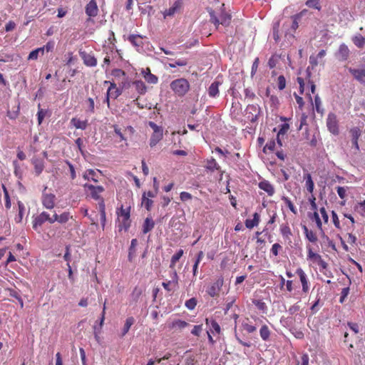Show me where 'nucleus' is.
Listing matches in <instances>:
<instances>
[{
    "label": "nucleus",
    "mask_w": 365,
    "mask_h": 365,
    "mask_svg": "<svg viewBox=\"0 0 365 365\" xmlns=\"http://www.w3.org/2000/svg\"><path fill=\"white\" fill-rule=\"evenodd\" d=\"M83 177L86 180H92L95 182H97L98 181L97 173L92 169L87 170L83 173Z\"/></svg>",
    "instance_id": "obj_35"
},
{
    "label": "nucleus",
    "mask_w": 365,
    "mask_h": 365,
    "mask_svg": "<svg viewBox=\"0 0 365 365\" xmlns=\"http://www.w3.org/2000/svg\"><path fill=\"white\" fill-rule=\"evenodd\" d=\"M327 126L330 133L337 135L339 133V122L336 114L329 113L327 118Z\"/></svg>",
    "instance_id": "obj_7"
},
{
    "label": "nucleus",
    "mask_w": 365,
    "mask_h": 365,
    "mask_svg": "<svg viewBox=\"0 0 365 365\" xmlns=\"http://www.w3.org/2000/svg\"><path fill=\"white\" fill-rule=\"evenodd\" d=\"M138 245V240L137 239H133L130 242V246L129 247V252H128V260L130 262L133 261V259L134 258L136 252V246Z\"/></svg>",
    "instance_id": "obj_39"
},
{
    "label": "nucleus",
    "mask_w": 365,
    "mask_h": 365,
    "mask_svg": "<svg viewBox=\"0 0 365 365\" xmlns=\"http://www.w3.org/2000/svg\"><path fill=\"white\" fill-rule=\"evenodd\" d=\"M170 86L174 93L179 97L184 96L189 91L190 88L189 81L184 78H180L173 81Z\"/></svg>",
    "instance_id": "obj_3"
},
{
    "label": "nucleus",
    "mask_w": 365,
    "mask_h": 365,
    "mask_svg": "<svg viewBox=\"0 0 365 365\" xmlns=\"http://www.w3.org/2000/svg\"><path fill=\"white\" fill-rule=\"evenodd\" d=\"M32 164L34 166V171L36 175H39L44 169V163L41 159H33Z\"/></svg>",
    "instance_id": "obj_27"
},
{
    "label": "nucleus",
    "mask_w": 365,
    "mask_h": 365,
    "mask_svg": "<svg viewBox=\"0 0 365 365\" xmlns=\"http://www.w3.org/2000/svg\"><path fill=\"white\" fill-rule=\"evenodd\" d=\"M141 74L148 83L156 84L158 82V78L151 73L150 69L148 67L143 68L141 70Z\"/></svg>",
    "instance_id": "obj_17"
},
{
    "label": "nucleus",
    "mask_w": 365,
    "mask_h": 365,
    "mask_svg": "<svg viewBox=\"0 0 365 365\" xmlns=\"http://www.w3.org/2000/svg\"><path fill=\"white\" fill-rule=\"evenodd\" d=\"M135 323V319L133 317H128L125 322L124 327L122 330L121 336H124L130 330L131 326Z\"/></svg>",
    "instance_id": "obj_38"
},
{
    "label": "nucleus",
    "mask_w": 365,
    "mask_h": 365,
    "mask_svg": "<svg viewBox=\"0 0 365 365\" xmlns=\"http://www.w3.org/2000/svg\"><path fill=\"white\" fill-rule=\"evenodd\" d=\"M188 326V323L180 320V319H175L173 320L171 324L169 325V327L170 329H182Z\"/></svg>",
    "instance_id": "obj_37"
},
{
    "label": "nucleus",
    "mask_w": 365,
    "mask_h": 365,
    "mask_svg": "<svg viewBox=\"0 0 365 365\" xmlns=\"http://www.w3.org/2000/svg\"><path fill=\"white\" fill-rule=\"evenodd\" d=\"M296 273L299 276L300 282L302 283V292L304 293H307L309 290V285L306 273L302 268H298L296 270Z\"/></svg>",
    "instance_id": "obj_13"
},
{
    "label": "nucleus",
    "mask_w": 365,
    "mask_h": 365,
    "mask_svg": "<svg viewBox=\"0 0 365 365\" xmlns=\"http://www.w3.org/2000/svg\"><path fill=\"white\" fill-rule=\"evenodd\" d=\"M18 207H19V213L17 216L15 217V221L17 223H20L22 222L24 213L25 211V206L24 203L21 201L18 202Z\"/></svg>",
    "instance_id": "obj_43"
},
{
    "label": "nucleus",
    "mask_w": 365,
    "mask_h": 365,
    "mask_svg": "<svg viewBox=\"0 0 365 365\" xmlns=\"http://www.w3.org/2000/svg\"><path fill=\"white\" fill-rule=\"evenodd\" d=\"M148 125L153 130L149 143L150 146L153 148L155 146L163 139V128L162 126L158 125L153 121H149Z\"/></svg>",
    "instance_id": "obj_5"
},
{
    "label": "nucleus",
    "mask_w": 365,
    "mask_h": 365,
    "mask_svg": "<svg viewBox=\"0 0 365 365\" xmlns=\"http://www.w3.org/2000/svg\"><path fill=\"white\" fill-rule=\"evenodd\" d=\"M187 65V60L185 58H180L168 63V66L175 68L177 66H185Z\"/></svg>",
    "instance_id": "obj_45"
},
{
    "label": "nucleus",
    "mask_w": 365,
    "mask_h": 365,
    "mask_svg": "<svg viewBox=\"0 0 365 365\" xmlns=\"http://www.w3.org/2000/svg\"><path fill=\"white\" fill-rule=\"evenodd\" d=\"M259 221H260L259 215L257 212H255L253 214V218L252 219H247L245 222V225L247 228L252 229L254 227H256L258 225Z\"/></svg>",
    "instance_id": "obj_21"
},
{
    "label": "nucleus",
    "mask_w": 365,
    "mask_h": 365,
    "mask_svg": "<svg viewBox=\"0 0 365 365\" xmlns=\"http://www.w3.org/2000/svg\"><path fill=\"white\" fill-rule=\"evenodd\" d=\"M352 41L359 48H362L365 46V38L361 34H356L353 36Z\"/></svg>",
    "instance_id": "obj_36"
},
{
    "label": "nucleus",
    "mask_w": 365,
    "mask_h": 365,
    "mask_svg": "<svg viewBox=\"0 0 365 365\" xmlns=\"http://www.w3.org/2000/svg\"><path fill=\"white\" fill-rule=\"evenodd\" d=\"M282 200L284 202L286 205L288 207V208L290 210V211L294 213L297 214V209L293 205L292 202L287 197H283Z\"/></svg>",
    "instance_id": "obj_50"
},
{
    "label": "nucleus",
    "mask_w": 365,
    "mask_h": 365,
    "mask_svg": "<svg viewBox=\"0 0 365 365\" xmlns=\"http://www.w3.org/2000/svg\"><path fill=\"white\" fill-rule=\"evenodd\" d=\"M71 123L77 129L85 130L88 126V121L81 120L77 118H73L71 120Z\"/></svg>",
    "instance_id": "obj_32"
},
{
    "label": "nucleus",
    "mask_w": 365,
    "mask_h": 365,
    "mask_svg": "<svg viewBox=\"0 0 365 365\" xmlns=\"http://www.w3.org/2000/svg\"><path fill=\"white\" fill-rule=\"evenodd\" d=\"M223 284L224 278L222 276H220L207 286L206 289L207 294L211 297H218Z\"/></svg>",
    "instance_id": "obj_6"
},
{
    "label": "nucleus",
    "mask_w": 365,
    "mask_h": 365,
    "mask_svg": "<svg viewBox=\"0 0 365 365\" xmlns=\"http://www.w3.org/2000/svg\"><path fill=\"white\" fill-rule=\"evenodd\" d=\"M314 107L317 113H322V101L318 94L314 96Z\"/></svg>",
    "instance_id": "obj_49"
},
{
    "label": "nucleus",
    "mask_w": 365,
    "mask_h": 365,
    "mask_svg": "<svg viewBox=\"0 0 365 365\" xmlns=\"http://www.w3.org/2000/svg\"><path fill=\"white\" fill-rule=\"evenodd\" d=\"M280 232L284 239L289 240L290 236L292 235L291 229L288 224L282 225L280 227Z\"/></svg>",
    "instance_id": "obj_41"
},
{
    "label": "nucleus",
    "mask_w": 365,
    "mask_h": 365,
    "mask_svg": "<svg viewBox=\"0 0 365 365\" xmlns=\"http://www.w3.org/2000/svg\"><path fill=\"white\" fill-rule=\"evenodd\" d=\"M133 86L135 87V91L139 95H143L147 91V87L144 82L142 81H133Z\"/></svg>",
    "instance_id": "obj_29"
},
{
    "label": "nucleus",
    "mask_w": 365,
    "mask_h": 365,
    "mask_svg": "<svg viewBox=\"0 0 365 365\" xmlns=\"http://www.w3.org/2000/svg\"><path fill=\"white\" fill-rule=\"evenodd\" d=\"M302 230L306 238L310 242L316 243L317 242L318 238L317 234L314 231L309 230L306 225L302 226Z\"/></svg>",
    "instance_id": "obj_22"
},
{
    "label": "nucleus",
    "mask_w": 365,
    "mask_h": 365,
    "mask_svg": "<svg viewBox=\"0 0 365 365\" xmlns=\"http://www.w3.org/2000/svg\"><path fill=\"white\" fill-rule=\"evenodd\" d=\"M182 5V0H176L173 5L170 6L168 9H166L164 13V17L172 16L177 12H178Z\"/></svg>",
    "instance_id": "obj_18"
},
{
    "label": "nucleus",
    "mask_w": 365,
    "mask_h": 365,
    "mask_svg": "<svg viewBox=\"0 0 365 365\" xmlns=\"http://www.w3.org/2000/svg\"><path fill=\"white\" fill-rule=\"evenodd\" d=\"M319 212L322 217L324 224H327L329 222V215L324 207L319 209Z\"/></svg>",
    "instance_id": "obj_60"
},
{
    "label": "nucleus",
    "mask_w": 365,
    "mask_h": 365,
    "mask_svg": "<svg viewBox=\"0 0 365 365\" xmlns=\"http://www.w3.org/2000/svg\"><path fill=\"white\" fill-rule=\"evenodd\" d=\"M128 40L136 48H142L143 46V36L140 35L131 34L128 36Z\"/></svg>",
    "instance_id": "obj_20"
},
{
    "label": "nucleus",
    "mask_w": 365,
    "mask_h": 365,
    "mask_svg": "<svg viewBox=\"0 0 365 365\" xmlns=\"http://www.w3.org/2000/svg\"><path fill=\"white\" fill-rule=\"evenodd\" d=\"M155 226V222L153 220L151 217H147L143 225V233L147 234L148 232H150Z\"/></svg>",
    "instance_id": "obj_28"
},
{
    "label": "nucleus",
    "mask_w": 365,
    "mask_h": 365,
    "mask_svg": "<svg viewBox=\"0 0 365 365\" xmlns=\"http://www.w3.org/2000/svg\"><path fill=\"white\" fill-rule=\"evenodd\" d=\"M219 85L218 81H214L208 88V94L210 97L215 98L219 93Z\"/></svg>",
    "instance_id": "obj_40"
},
{
    "label": "nucleus",
    "mask_w": 365,
    "mask_h": 365,
    "mask_svg": "<svg viewBox=\"0 0 365 365\" xmlns=\"http://www.w3.org/2000/svg\"><path fill=\"white\" fill-rule=\"evenodd\" d=\"M306 6L309 8L315 9L317 10L321 9L320 3L317 0H307L305 3Z\"/></svg>",
    "instance_id": "obj_48"
},
{
    "label": "nucleus",
    "mask_w": 365,
    "mask_h": 365,
    "mask_svg": "<svg viewBox=\"0 0 365 365\" xmlns=\"http://www.w3.org/2000/svg\"><path fill=\"white\" fill-rule=\"evenodd\" d=\"M205 167L207 170L211 172L220 170V166L216 162L215 159H214L213 158L207 160L206 165H205Z\"/></svg>",
    "instance_id": "obj_30"
},
{
    "label": "nucleus",
    "mask_w": 365,
    "mask_h": 365,
    "mask_svg": "<svg viewBox=\"0 0 365 365\" xmlns=\"http://www.w3.org/2000/svg\"><path fill=\"white\" fill-rule=\"evenodd\" d=\"M207 11L210 16V21L216 28H217L220 24L224 26H228L230 24L232 16L230 14L222 11L219 17H217L212 9H209Z\"/></svg>",
    "instance_id": "obj_4"
},
{
    "label": "nucleus",
    "mask_w": 365,
    "mask_h": 365,
    "mask_svg": "<svg viewBox=\"0 0 365 365\" xmlns=\"http://www.w3.org/2000/svg\"><path fill=\"white\" fill-rule=\"evenodd\" d=\"M41 48H43V54L45 53V51L50 52L52 51L54 48V42L53 41H48L46 45L41 47Z\"/></svg>",
    "instance_id": "obj_58"
},
{
    "label": "nucleus",
    "mask_w": 365,
    "mask_h": 365,
    "mask_svg": "<svg viewBox=\"0 0 365 365\" xmlns=\"http://www.w3.org/2000/svg\"><path fill=\"white\" fill-rule=\"evenodd\" d=\"M279 250H282V246L279 243H274L271 248V252L274 256L277 257L279 255Z\"/></svg>",
    "instance_id": "obj_62"
},
{
    "label": "nucleus",
    "mask_w": 365,
    "mask_h": 365,
    "mask_svg": "<svg viewBox=\"0 0 365 365\" xmlns=\"http://www.w3.org/2000/svg\"><path fill=\"white\" fill-rule=\"evenodd\" d=\"M115 133L120 138V141L126 140L125 137L121 132V129L117 125H114L113 126Z\"/></svg>",
    "instance_id": "obj_61"
},
{
    "label": "nucleus",
    "mask_w": 365,
    "mask_h": 365,
    "mask_svg": "<svg viewBox=\"0 0 365 365\" xmlns=\"http://www.w3.org/2000/svg\"><path fill=\"white\" fill-rule=\"evenodd\" d=\"M105 310H106V304H104L103 312H102L101 317L100 319L99 327H97L96 326L93 327L94 336H95V339H96V341H99V339H100L99 334L101 333V330L102 326H103L104 320H105Z\"/></svg>",
    "instance_id": "obj_25"
},
{
    "label": "nucleus",
    "mask_w": 365,
    "mask_h": 365,
    "mask_svg": "<svg viewBox=\"0 0 365 365\" xmlns=\"http://www.w3.org/2000/svg\"><path fill=\"white\" fill-rule=\"evenodd\" d=\"M85 11L89 17H96L98 13V8L96 0H91L86 6Z\"/></svg>",
    "instance_id": "obj_15"
},
{
    "label": "nucleus",
    "mask_w": 365,
    "mask_h": 365,
    "mask_svg": "<svg viewBox=\"0 0 365 365\" xmlns=\"http://www.w3.org/2000/svg\"><path fill=\"white\" fill-rule=\"evenodd\" d=\"M349 53H350L349 49L346 44L341 43L339 46V51H338V55L339 56L340 60H341V61L347 60L349 56Z\"/></svg>",
    "instance_id": "obj_23"
},
{
    "label": "nucleus",
    "mask_w": 365,
    "mask_h": 365,
    "mask_svg": "<svg viewBox=\"0 0 365 365\" xmlns=\"http://www.w3.org/2000/svg\"><path fill=\"white\" fill-rule=\"evenodd\" d=\"M278 88L282 91L286 87V79L284 76L281 75L277 78Z\"/></svg>",
    "instance_id": "obj_53"
},
{
    "label": "nucleus",
    "mask_w": 365,
    "mask_h": 365,
    "mask_svg": "<svg viewBox=\"0 0 365 365\" xmlns=\"http://www.w3.org/2000/svg\"><path fill=\"white\" fill-rule=\"evenodd\" d=\"M98 210L100 212V220L103 228H104L106 220V205L103 199H101V201L98 202Z\"/></svg>",
    "instance_id": "obj_24"
},
{
    "label": "nucleus",
    "mask_w": 365,
    "mask_h": 365,
    "mask_svg": "<svg viewBox=\"0 0 365 365\" xmlns=\"http://www.w3.org/2000/svg\"><path fill=\"white\" fill-rule=\"evenodd\" d=\"M210 325H211V331L212 332L215 331L217 334L220 333V326L215 320H214V319L211 320Z\"/></svg>",
    "instance_id": "obj_57"
},
{
    "label": "nucleus",
    "mask_w": 365,
    "mask_h": 365,
    "mask_svg": "<svg viewBox=\"0 0 365 365\" xmlns=\"http://www.w3.org/2000/svg\"><path fill=\"white\" fill-rule=\"evenodd\" d=\"M192 197V195L187 192H181L180 194V198L182 202L187 201L191 200Z\"/></svg>",
    "instance_id": "obj_63"
},
{
    "label": "nucleus",
    "mask_w": 365,
    "mask_h": 365,
    "mask_svg": "<svg viewBox=\"0 0 365 365\" xmlns=\"http://www.w3.org/2000/svg\"><path fill=\"white\" fill-rule=\"evenodd\" d=\"M259 187L266 192L269 196H272L274 194V186L267 180H262L259 182Z\"/></svg>",
    "instance_id": "obj_19"
},
{
    "label": "nucleus",
    "mask_w": 365,
    "mask_h": 365,
    "mask_svg": "<svg viewBox=\"0 0 365 365\" xmlns=\"http://www.w3.org/2000/svg\"><path fill=\"white\" fill-rule=\"evenodd\" d=\"M46 114V111L43 109L38 108L37 116H38V123L39 125H41L43 122V120L44 119Z\"/></svg>",
    "instance_id": "obj_59"
},
{
    "label": "nucleus",
    "mask_w": 365,
    "mask_h": 365,
    "mask_svg": "<svg viewBox=\"0 0 365 365\" xmlns=\"http://www.w3.org/2000/svg\"><path fill=\"white\" fill-rule=\"evenodd\" d=\"M184 251L182 249L178 250V252L173 255L170 259V268L172 271L175 270V267L178 261L182 257Z\"/></svg>",
    "instance_id": "obj_31"
},
{
    "label": "nucleus",
    "mask_w": 365,
    "mask_h": 365,
    "mask_svg": "<svg viewBox=\"0 0 365 365\" xmlns=\"http://www.w3.org/2000/svg\"><path fill=\"white\" fill-rule=\"evenodd\" d=\"M349 71L357 81L365 85V69L349 68Z\"/></svg>",
    "instance_id": "obj_14"
},
{
    "label": "nucleus",
    "mask_w": 365,
    "mask_h": 365,
    "mask_svg": "<svg viewBox=\"0 0 365 365\" xmlns=\"http://www.w3.org/2000/svg\"><path fill=\"white\" fill-rule=\"evenodd\" d=\"M276 143L274 140L269 141L263 148V151L267 153V150L273 151L275 148Z\"/></svg>",
    "instance_id": "obj_56"
},
{
    "label": "nucleus",
    "mask_w": 365,
    "mask_h": 365,
    "mask_svg": "<svg viewBox=\"0 0 365 365\" xmlns=\"http://www.w3.org/2000/svg\"><path fill=\"white\" fill-rule=\"evenodd\" d=\"M196 305H197V299L194 297H192L185 302V307L190 310L194 309L195 308Z\"/></svg>",
    "instance_id": "obj_51"
},
{
    "label": "nucleus",
    "mask_w": 365,
    "mask_h": 365,
    "mask_svg": "<svg viewBox=\"0 0 365 365\" xmlns=\"http://www.w3.org/2000/svg\"><path fill=\"white\" fill-rule=\"evenodd\" d=\"M50 215L46 212H42L38 215H37L33 220V228L35 230H38V227H41V225L46 222H49Z\"/></svg>",
    "instance_id": "obj_11"
},
{
    "label": "nucleus",
    "mask_w": 365,
    "mask_h": 365,
    "mask_svg": "<svg viewBox=\"0 0 365 365\" xmlns=\"http://www.w3.org/2000/svg\"><path fill=\"white\" fill-rule=\"evenodd\" d=\"M303 178L305 180V186L307 191L309 193H312L314 188V183L313 182L311 174L308 173L304 174Z\"/></svg>",
    "instance_id": "obj_26"
},
{
    "label": "nucleus",
    "mask_w": 365,
    "mask_h": 365,
    "mask_svg": "<svg viewBox=\"0 0 365 365\" xmlns=\"http://www.w3.org/2000/svg\"><path fill=\"white\" fill-rule=\"evenodd\" d=\"M104 83L110 85L107 91L108 98H111L112 99H116L118 96L121 95V91L117 88L116 84L114 82L106 81H104Z\"/></svg>",
    "instance_id": "obj_12"
},
{
    "label": "nucleus",
    "mask_w": 365,
    "mask_h": 365,
    "mask_svg": "<svg viewBox=\"0 0 365 365\" xmlns=\"http://www.w3.org/2000/svg\"><path fill=\"white\" fill-rule=\"evenodd\" d=\"M259 335L262 340L264 341H267L269 339L270 330L266 324L262 325V327L260 328Z\"/></svg>",
    "instance_id": "obj_44"
},
{
    "label": "nucleus",
    "mask_w": 365,
    "mask_h": 365,
    "mask_svg": "<svg viewBox=\"0 0 365 365\" xmlns=\"http://www.w3.org/2000/svg\"><path fill=\"white\" fill-rule=\"evenodd\" d=\"M5 291L8 292V294L10 297H14L19 301V302L21 305V307H24L23 299H21L19 292L16 289H12V288H6V289H5Z\"/></svg>",
    "instance_id": "obj_34"
},
{
    "label": "nucleus",
    "mask_w": 365,
    "mask_h": 365,
    "mask_svg": "<svg viewBox=\"0 0 365 365\" xmlns=\"http://www.w3.org/2000/svg\"><path fill=\"white\" fill-rule=\"evenodd\" d=\"M170 278V280L163 282L162 283V286L168 292L173 291L178 287L179 277L178 275L176 270H173L171 272Z\"/></svg>",
    "instance_id": "obj_8"
},
{
    "label": "nucleus",
    "mask_w": 365,
    "mask_h": 365,
    "mask_svg": "<svg viewBox=\"0 0 365 365\" xmlns=\"http://www.w3.org/2000/svg\"><path fill=\"white\" fill-rule=\"evenodd\" d=\"M350 133L351 135V140H359L361 135V130L359 128L355 127L350 130Z\"/></svg>",
    "instance_id": "obj_52"
},
{
    "label": "nucleus",
    "mask_w": 365,
    "mask_h": 365,
    "mask_svg": "<svg viewBox=\"0 0 365 365\" xmlns=\"http://www.w3.org/2000/svg\"><path fill=\"white\" fill-rule=\"evenodd\" d=\"M337 193L341 199H344L346 196V189L344 187H336Z\"/></svg>",
    "instance_id": "obj_64"
},
{
    "label": "nucleus",
    "mask_w": 365,
    "mask_h": 365,
    "mask_svg": "<svg viewBox=\"0 0 365 365\" xmlns=\"http://www.w3.org/2000/svg\"><path fill=\"white\" fill-rule=\"evenodd\" d=\"M119 221V231L124 230L127 231L131 225L130 220V207H123L122 205L116 212Z\"/></svg>",
    "instance_id": "obj_2"
},
{
    "label": "nucleus",
    "mask_w": 365,
    "mask_h": 365,
    "mask_svg": "<svg viewBox=\"0 0 365 365\" xmlns=\"http://www.w3.org/2000/svg\"><path fill=\"white\" fill-rule=\"evenodd\" d=\"M73 216L69 212H64L59 215V223H66L70 219H72Z\"/></svg>",
    "instance_id": "obj_47"
},
{
    "label": "nucleus",
    "mask_w": 365,
    "mask_h": 365,
    "mask_svg": "<svg viewBox=\"0 0 365 365\" xmlns=\"http://www.w3.org/2000/svg\"><path fill=\"white\" fill-rule=\"evenodd\" d=\"M153 204V201L149 199L145 195H143L142 196V202L141 205L143 206L147 210L150 211Z\"/></svg>",
    "instance_id": "obj_46"
},
{
    "label": "nucleus",
    "mask_w": 365,
    "mask_h": 365,
    "mask_svg": "<svg viewBox=\"0 0 365 365\" xmlns=\"http://www.w3.org/2000/svg\"><path fill=\"white\" fill-rule=\"evenodd\" d=\"M39 56H43V48H37L32 51L30 52L27 59L30 60H37Z\"/></svg>",
    "instance_id": "obj_42"
},
{
    "label": "nucleus",
    "mask_w": 365,
    "mask_h": 365,
    "mask_svg": "<svg viewBox=\"0 0 365 365\" xmlns=\"http://www.w3.org/2000/svg\"><path fill=\"white\" fill-rule=\"evenodd\" d=\"M242 327L249 334L253 333L257 330L255 326L248 324L247 322H243Z\"/></svg>",
    "instance_id": "obj_54"
},
{
    "label": "nucleus",
    "mask_w": 365,
    "mask_h": 365,
    "mask_svg": "<svg viewBox=\"0 0 365 365\" xmlns=\"http://www.w3.org/2000/svg\"><path fill=\"white\" fill-rule=\"evenodd\" d=\"M83 186L86 189H88L90 191L91 197L93 199L99 200V202L101 201V199L103 198L101 197V194L104 191V187L103 186H95L88 183H86Z\"/></svg>",
    "instance_id": "obj_9"
},
{
    "label": "nucleus",
    "mask_w": 365,
    "mask_h": 365,
    "mask_svg": "<svg viewBox=\"0 0 365 365\" xmlns=\"http://www.w3.org/2000/svg\"><path fill=\"white\" fill-rule=\"evenodd\" d=\"M80 56L86 66L93 67L97 65V59L93 55L88 53L86 51H81Z\"/></svg>",
    "instance_id": "obj_16"
},
{
    "label": "nucleus",
    "mask_w": 365,
    "mask_h": 365,
    "mask_svg": "<svg viewBox=\"0 0 365 365\" xmlns=\"http://www.w3.org/2000/svg\"><path fill=\"white\" fill-rule=\"evenodd\" d=\"M56 196L52 193H42L41 202L43 206L48 210H51L55 206Z\"/></svg>",
    "instance_id": "obj_10"
},
{
    "label": "nucleus",
    "mask_w": 365,
    "mask_h": 365,
    "mask_svg": "<svg viewBox=\"0 0 365 365\" xmlns=\"http://www.w3.org/2000/svg\"><path fill=\"white\" fill-rule=\"evenodd\" d=\"M312 219H314L315 220L316 225H317V227L320 231V232L322 235V236L325 237V233H324V231L323 227H322V221L321 220V219L319 217V213H318V212L317 210H314V212L313 213V217H312ZM326 238L328 240H329V238L327 236H326Z\"/></svg>",
    "instance_id": "obj_33"
},
{
    "label": "nucleus",
    "mask_w": 365,
    "mask_h": 365,
    "mask_svg": "<svg viewBox=\"0 0 365 365\" xmlns=\"http://www.w3.org/2000/svg\"><path fill=\"white\" fill-rule=\"evenodd\" d=\"M307 259L312 262L313 264H317L319 267V271L328 278H333L332 272L328 269V263L322 258V257L314 252L313 248L310 245H307Z\"/></svg>",
    "instance_id": "obj_1"
},
{
    "label": "nucleus",
    "mask_w": 365,
    "mask_h": 365,
    "mask_svg": "<svg viewBox=\"0 0 365 365\" xmlns=\"http://www.w3.org/2000/svg\"><path fill=\"white\" fill-rule=\"evenodd\" d=\"M331 218H332V222H333L334 226L336 227V228L340 229L341 228L340 221L339 220L337 214L334 210L331 211Z\"/></svg>",
    "instance_id": "obj_55"
}]
</instances>
